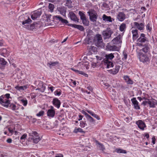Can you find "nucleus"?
<instances>
[{"instance_id":"f257e3e1","label":"nucleus","mask_w":157,"mask_h":157,"mask_svg":"<svg viewBox=\"0 0 157 157\" xmlns=\"http://www.w3.org/2000/svg\"><path fill=\"white\" fill-rule=\"evenodd\" d=\"M10 94H6L0 96V104L3 106L8 108L10 104L9 99L10 98Z\"/></svg>"},{"instance_id":"f03ea898","label":"nucleus","mask_w":157,"mask_h":157,"mask_svg":"<svg viewBox=\"0 0 157 157\" xmlns=\"http://www.w3.org/2000/svg\"><path fill=\"white\" fill-rule=\"evenodd\" d=\"M99 66L101 67L104 68L105 67L107 68H109L112 67L114 66L113 63L109 61L107 59H103L101 61V63L100 64Z\"/></svg>"},{"instance_id":"7ed1b4c3","label":"nucleus","mask_w":157,"mask_h":157,"mask_svg":"<svg viewBox=\"0 0 157 157\" xmlns=\"http://www.w3.org/2000/svg\"><path fill=\"white\" fill-rule=\"evenodd\" d=\"M31 137L32 139L33 142L35 144L37 143L39 141L41 140V138L39 137L37 133L35 131H32V133L29 134Z\"/></svg>"},{"instance_id":"20e7f679","label":"nucleus","mask_w":157,"mask_h":157,"mask_svg":"<svg viewBox=\"0 0 157 157\" xmlns=\"http://www.w3.org/2000/svg\"><path fill=\"white\" fill-rule=\"evenodd\" d=\"M139 58L141 62L143 63L149 62L150 61L149 58L146 54L143 52H139L138 53Z\"/></svg>"},{"instance_id":"39448f33","label":"nucleus","mask_w":157,"mask_h":157,"mask_svg":"<svg viewBox=\"0 0 157 157\" xmlns=\"http://www.w3.org/2000/svg\"><path fill=\"white\" fill-rule=\"evenodd\" d=\"M88 44H90V42H93L97 47H98V34L95 35L91 36L88 38Z\"/></svg>"},{"instance_id":"423d86ee","label":"nucleus","mask_w":157,"mask_h":157,"mask_svg":"<svg viewBox=\"0 0 157 157\" xmlns=\"http://www.w3.org/2000/svg\"><path fill=\"white\" fill-rule=\"evenodd\" d=\"M137 41L140 43H144L148 42V40L146 36V35L144 33H141L139 38L137 39Z\"/></svg>"},{"instance_id":"0eeeda50","label":"nucleus","mask_w":157,"mask_h":157,"mask_svg":"<svg viewBox=\"0 0 157 157\" xmlns=\"http://www.w3.org/2000/svg\"><path fill=\"white\" fill-rule=\"evenodd\" d=\"M77 67L78 68H81L83 70L86 69L88 70L89 68V66L88 62H79L77 64Z\"/></svg>"},{"instance_id":"6e6552de","label":"nucleus","mask_w":157,"mask_h":157,"mask_svg":"<svg viewBox=\"0 0 157 157\" xmlns=\"http://www.w3.org/2000/svg\"><path fill=\"white\" fill-rule=\"evenodd\" d=\"M117 18L118 21H123L126 18V15L124 12H119L117 15Z\"/></svg>"},{"instance_id":"1a4fd4ad","label":"nucleus","mask_w":157,"mask_h":157,"mask_svg":"<svg viewBox=\"0 0 157 157\" xmlns=\"http://www.w3.org/2000/svg\"><path fill=\"white\" fill-rule=\"evenodd\" d=\"M150 45L149 43L145 44L143 46V48L140 50L139 52H144V54L148 52L150 49Z\"/></svg>"},{"instance_id":"9d476101","label":"nucleus","mask_w":157,"mask_h":157,"mask_svg":"<svg viewBox=\"0 0 157 157\" xmlns=\"http://www.w3.org/2000/svg\"><path fill=\"white\" fill-rule=\"evenodd\" d=\"M136 124L138 126V128L142 130H144V128H146V127L145 123L141 120H138L136 122Z\"/></svg>"},{"instance_id":"9b49d317","label":"nucleus","mask_w":157,"mask_h":157,"mask_svg":"<svg viewBox=\"0 0 157 157\" xmlns=\"http://www.w3.org/2000/svg\"><path fill=\"white\" fill-rule=\"evenodd\" d=\"M131 33L132 35L133 40L134 41L137 39L139 37L138 30L136 29H133L132 27L131 30Z\"/></svg>"},{"instance_id":"f8f14e48","label":"nucleus","mask_w":157,"mask_h":157,"mask_svg":"<svg viewBox=\"0 0 157 157\" xmlns=\"http://www.w3.org/2000/svg\"><path fill=\"white\" fill-rule=\"evenodd\" d=\"M134 25L139 30L141 31L144 30V23H139L136 22L133 23Z\"/></svg>"},{"instance_id":"ddd939ff","label":"nucleus","mask_w":157,"mask_h":157,"mask_svg":"<svg viewBox=\"0 0 157 157\" xmlns=\"http://www.w3.org/2000/svg\"><path fill=\"white\" fill-rule=\"evenodd\" d=\"M106 49L110 51H116L118 50V48L115 45H112L109 43H108L106 46Z\"/></svg>"},{"instance_id":"4468645a","label":"nucleus","mask_w":157,"mask_h":157,"mask_svg":"<svg viewBox=\"0 0 157 157\" xmlns=\"http://www.w3.org/2000/svg\"><path fill=\"white\" fill-rule=\"evenodd\" d=\"M149 105L150 108H155L156 105H157V100L153 98L149 99Z\"/></svg>"},{"instance_id":"2eb2a0df","label":"nucleus","mask_w":157,"mask_h":157,"mask_svg":"<svg viewBox=\"0 0 157 157\" xmlns=\"http://www.w3.org/2000/svg\"><path fill=\"white\" fill-rule=\"evenodd\" d=\"M53 105L57 109H59L61 105L60 101L57 98H54L52 101Z\"/></svg>"},{"instance_id":"dca6fc26","label":"nucleus","mask_w":157,"mask_h":157,"mask_svg":"<svg viewBox=\"0 0 157 157\" xmlns=\"http://www.w3.org/2000/svg\"><path fill=\"white\" fill-rule=\"evenodd\" d=\"M120 66L119 65L115 66V68L113 69H110L108 70V71L111 74L113 75H115L118 73L120 69Z\"/></svg>"},{"instance_id":"f3484780","label":"nucleus","mask_w":157,"mask_h":157,"mask_svg":"<svg viewBox=\"0 0 157 157\" xmlns=\"http://www.w3.org/2000/svg\"><path fill=\"white\" fill-rule=\"evenodd\" d=\"M131 101L134 105V108L136 109H140V107L139 106V103L135 98H133L131 99Z\"/></svg>"},{"instance_id":"a211bd4d","label":"nucleus","mask_w":157,"mask_h":157,"mask_svg":"<svg viewBox=\"0 0 157 157\" xmlns=\"http://www.w3.org/2000/svg\"><path fill=\"white\" fill-rule=\"evenodd\" d=\"M41 14V12L39 11H36L31 15V18L33 20H35L37 18L39 17Z\"/></svg>"},{"instance_id":"6ab92c4d","label":"nucleus","mask_w":157,"mask_h":157,"mask_svg":"<svg viewBox=\"0 0 157 157\" xmlns=\"http://www.w3.org/2000/svg\"><path fill=\"white\" fill-rule=\"evenodd\" d=\"M116 54H118L117 53H111L110 54H104V57H105V59H107L109 60H112L114 57V55H116Z\"/></svg>"},{"instance_id":"aec40b11","label":"nucleus","mask_w":157,"mask_h":157,"mask_svg":"<svg viewBox=\"0 0 157 157\" xmlns=\"http://www.w3.org/2000/svg\"><path fill=\"white\" fill-rule=\"evenodd\" d=\"M68 26H71L72 27L76 28L81 31H82L84 30V28L81 25H78L75 24H69L67 25Z\"/></svg>"},{"instance_id":"412c9836","label":"nucleus","mask_w":157,"mask_h":157,"mask_svg":"<svg viewBox=\"0 0 157 157\" xmlns=\"http://www.w3.org/2000/svg\"><path fill=\"white\" fill-rule=\"evenodd\" d=\"M102 35L104 39H109L111 36V33L110 32L108 31H104L102 32Z\"/></svg>"},{"instance_id":"4be33fe9","label":"nucleus","mask_w":157,"mask_h":157,"mask_svg":"<svg viewBox=\"0 0 157 157\" xmlns=\"http://www.w3.org/2000/svg\"><path fill=\"white\" fill-rule=\"evenodd\" d=\"M87 13L90 16V19L91 21L93 22L96 21L97 18L96 15L90 11L88 12Z\"/></svg>"},{"instance_id":"5701e85b","label":"nucleus","mask_w":157,"mask_h":157,"mask_svg":"<svg viewBox=\"0 0 157 157\" xmlns=\"http://www.w3.org/2000/svg\"><path fill=\"white\" fill-rule=\"evenodd\" d=\"M121 36L120 35H118L112 40L113 43L114 44H119L122 42Z\"/></svg>"},{"instance_id":"b1692460","label":"nucleus","mask_w":157,"mask_h":157,"mask_svg":"<svg viewBox=\"0 0 157 157\" xmlns=\"http://www.w3.org/2000/svg\"><path fill=\"white\" fill-rule=\"evenodd\" d=\"M69 17L71 20L75 21H78V19L77 18L76 15L73 12H71L69 13Z\"/></svg>"},{"instance_id":"393cba45","label":"nucleus","mask_w":157,"mask_h":157,"mask_svg":"<svg viewBox=\"0 0 157 157\" xmlns=\"http://www.w3.org/2000/svg\"><path fill=\"white\" fill-rule=\"evenodd\" d=\"M39 85L41 86V87L38 86V88H37L36 90H40V91L43 92L44 91L46 87L42 82L40 81L39 82Z\"/></svg>"},{"instance_id":"a878e982","label":"nucleus","mask_w":157,"mask_h":157,"mask_svg":"<svg viewBox=\"0 0 157 157\" xmlns=\"http://www.w3.org/2000/svg\"><path fill=\"white\" fill-rule=\"evenodd\" d=\"M71 69L75 72L76 73L83 75L85 77H87L88 75L84 73L83 71H79L78 70L75 69L74 68H71Z\"/></svg>"},{"instance_id":"bb28decb","label":"nucleus","mask_w":157,"mask_h":157,"mask_svg":"<svg viewBox=\"0 0 157 157\" xmlns=\"http://www.w3.org/2000/svg\"><path fill=\"white\" fill-rule=\"evenodd\" d=\"M102 18L103 21L105 22H112V20L110 16H108L104 14L102 17Z\"/></svg>"},{"instance_id":"cd10ccee","label":"nucleus","mask_w":157,"mask_h":157,"mask_svg":"<svg viewBox=\"0 0 157 157\" xmlns=\"http://www.w3.org/2000/svg\"><path fill=\"white\" fill-rule=\"evenodd\" d=\"M47 114L48 116L49 117H53L55 114V110H48Z\"/></svg>"},{"instance_id":"c85d7f7f","label":"nucleus","mask_w":157,"mask_h":157,"mask_svg":"<svg viewBox=\"0 0 157 157\" xmlns=\"http://www.w3.org/2000/svg\"><path fill=\"white\" fill-rule=\"evenodd\" d=\"M124 78L128 84L131 85L133 84V82L130 78L128 76H124Z\"/></svg>"},{"instance_id":"c756f323","label":"nucleus","mask_w":157,"mask_h":157,"mask_svg":"<svg viewBox=\"0 0 157 157\" xmlns=\"http://www.w3.org/2000/svg\"><path fill=\"white\" fill-rule=\"evenodd\" d=\"M146 29L147 33H151L152 30V24L151 22L148 23L146 25Z\"/></svg>"},{"instance_id":"7c9ffc66","label":"nucleus","mask_w":157,"mask_h":157,"mask_svg":"<svg viewBox=\"0 0 157 157\" xmlns=\"http://www.w3.org/2000/svg\"><path fill=\"white\" fill-rule=\"evenodd\" d=\"M54 17L56 18L59 21H61V22L63 23L67 24V23H68V21L67 20L63 19L60 16L57 15L55 16Z\"/></svg>"},{"instance_id":"2f4dec72","label":"nucleus","mask_w":157,"mask_h":157,"mask_svg":"<svg viewBox=\"0 0 157 157\" xmlns=\"http://www.w3.org/2000/svg\"><path fill=\"white\" fill-rule=\"evenodd\" d=\"M23 27L26 29H28L30 30H33L35 28V25L34 24H32V25H28L23 26Z\"/></svg>"},{"instance_id":"473e14b6","label":"nucleus","mask_w":157,"mask_h":157,"mask_svg":"<svg viewBox=\"0 0 157 157\" xmlns=\"http://www.w3.org/2000/svg\"><path fill=\"white\" fill-rule=\"evenodd\" d=\"M101 8L105 10H109L110 9L109 6L105 3H103L101 6Z\"/></svg>"},{"instance_id":"72a5a7b5","label":"nucleus","mask_w":157,"mask_h":157,"mask_svg":"<svg viewBox=\"0 0 157 157\" xmlns=\"http://www.w3.org/2000/svg\"><path fill=\"white\" fill-rule=\"evenodd\" d=\"M7 62L3 58H0V67H5L6 65Z\"/></svg>"},{"instance_id":"f704fd0d","label":"nucleus","mask_w":157,"mask_h":157,"mask_svg":"<svg viewBox=\"0 0 157 157\" xmlns=\"http://www.w3.org/2000/svg\"><path fill=\"white\" fill-rule=\"evenodd\" d=\"M58 64L59 62L58 61H56L55 62H50L47 63V65L51 68L52 67L55 66Z\"/></svg>"},{"instance_id":"c9c22d12","label":"nucleus","mask_w":157,"mask_h":157,"mask_svg":"<svg viewBox=\"0 0 157 157\" xmlns=\"http://www.w3.org/2000/svg\"><path fill=\"white\" fill-rule=\"evenodd\" d=\"M15 88L17 90L20 91L24 90H26L27 88V86H17L15 87Z\"/></svg>"},{"instance_id":"e433bc0d","label":"nucleus","mask_w":157,"mask_h":157,"mask_svg":"<svg viewBox=\"0 0 157 157\" xmlns=\"http://www.w3.org/2000/svg\"><path fill=\"white\" fill-rule=\"evenodd\" d=\"M126 28V25L125 23H122L120 26L119 29L121 32L124 31Z\"/></svg>"},{"instance_id":"4c0bfd02","label":"nucleus","mask_w":157,"mask_h":157,"mask_svg":"<svg viewBox=\"0 0 157 157\" xmlns=\"http://www.w3.org/2000/svg\"><path fill=\"white\" fill-rule=\"evenodd\" d=\"M32 21L29 17L27 19L25 20L24 21H22V23L24 26H25V25H26L27 24L29 25V23L30 22H31Z\"/></svg>"},{"instance_id":"58836bf2","label":"nucleus","mask_w":157,"mask_h":157,"mask_svg":"<svg viewBox=\"0 0 157 157\" xmlns=\"http://www.w3.org/2000/svg\"><path fill=\"white\" fill-rule=\"evenodd\" d=\"M9 106L11 109L14 111H15L18 109V106H16L15 104L13 103L10 104Z\"/></svg>"},{"instance_id":"ea45409f","label":"nucleus","mask_w":157,"mask_h":157,"mask_svg":"<svg viewBox=\"0 0 157 157\" xmlns=\"http://www.w3.org/2000/svg\"><path fill=\"white\" fill-rule=\"evenodd\" d=\"M116 151L117 153H124L126 154L127 153V151L126 150L122 149L120 148H117L116 150Z\"/></svg>"},{"instance_id":"a19ab883","label":"nucleus","mask_w":157,"mask_h":157,"mask_svg":"<svg viewBox=\"0 0 157 157\" xmlns=\"http://www.w3.org/2000/svg\"><path fill=\"white\" fill-rule=\"evenodd\" d=\"M74 132L75 133H77L78 132H83L84 131L82 130V129L79 128H75L74 130Z\"/></svg>"},{"instance_id":"79ce46f5","label":"nucleus","mask_w":157,"mask_h":157,"mask_svg":"<svg viewBox=\"0 0 157 157\" xmlns=\"http://www.w3.org/2000/svg\"><path fill=\"white\" fill-rule=\"evenodd\" d=\"M21 101L24 106H25L27 105L28 103V101L26 98H23L21 99Z\"/></svg>"},{"instance_id":"37998d69","label":"nucleus","mask_w":157,"mask_h":157,"mask_svg":"<svg viewBox=\"0 0 157 157\" xmlns=\"http://www.w3.org/2000/svg\"><path fill=\"white\" fill-rule=\"evenodd\" d=\"M88 121L91 123H94L95 120L90 115L86 118Z\"/></svg>"},{"instance_id":"c03bdc74","label":"nucleus","mask_w":157,"mask_h":157,"mask_svg":"<svg viewBox=\"0 0 157 157\" xmlns=\"http://www.w3.org/2000/svg\"><path fill=\"white\" fill-rule=\"evenodd\" d=\"M79 14L80 16V19L82 20L86 18L85 14L83 12L80 11L79 12Z\"/></svg>"},{"instance_id":"a18cd8bd","label":"nucleus","mask_w":157,"mask_h":157,"mask_svg":"<svg viewBox=\"0 0 157 157\" xmlns=\"http://www.w3.org/2000/svg\"><path fill=\"white\" fill-rule=\"evenodd\" d=\"M83 24L85 26H88L89 24V21L86 18L82 20Z\"/></svg>"},{"instance_id":"49530a36","label":"nucleus","mask_w":157,"mask_h":157,"mask_svg":"<svg viewBox=\"0 0 157 157\" xmlns=\"http://www.w3.org/2000/svg\"><path fill=\"white\" fill-rule=\"evenodd\" d=\"M99 149L100 150L102 151L103 152L105 150V148L103 145L99 143Z\"/></svg>"},{"instance_id":"de8ad7c7","label":"nucleus","mask_w":157,"mask_h":157,"mask_svg":"<svg viewBox=\"0 0 157 157\" xmlns=\"http://www.w3.org/2000/svg\"><path fill=\"white\" fill-rule=\"evenodd\" d=\"M54 94L55 95L59 96L61 94V91L59 89L57 90L54 92Z\"/></svg>"},{"instance_id":"09e8293b","label":"nucleus","mask_w":157,"mask_h":157,"mask_svg":"<svg viewBox=\"0 0 157 157\" xmlns=\"http://www.w3.org/2000/svg\"><path fill=\"white\" fill-rule=\"evenodd\" d=\"M86 125L87 124L85 121H81L80 122V126L81 127L84 128Z\"/></svg>"},{"instance_id":"8fccbe9b","label":"nucleus","mask_w":157,"mask_h":157,"mask_svg":"<svg viewBox=\"0 0 157 157\" xmlns=\"http://www.w3.org/2000/svg\"><path fill=\"white\" fill-rule=\"evenodd\" d=\"M27 136V134H24L20 138V141H24L26 138Z\"/></svg>"},{"instance_id":"3c124183","label":"nucleus","mask_w":157,"mask_h":157,"mask_svg":"<svg viewBox=\"0 0 157 157\" xmlns=\"http://www.w3.org/2000/svg\"><path fill=\"white\" fill-rule=\"evenodd\" d=\"M105 46V44L104 43L103 41H99V48H104Z\"/></svg>"},{"instance_id":"603ef678","label":"nucleus","mask_w":157,"mask_h":157,"mask_svg":"<svg viewBox=\"0 0 157 157\" xmlns=\"http://www.w3.org/2000/svg\"><path fill=\"white\" fill-rule=\"evenodd\" d=\"M48 8L51 11L53 12L54 8V5L51 3H49L48 6Z\"/></svg>"},{"instance_id":"864d4df0","label":"nucleus","mask_w":157,"mask_h":157,"mask_svg":"<svg viewBox=\"0 0 157 157\" xmlns=\"http://www.w3.org/2000/svg\"><path fill=\"white\" fill-rule=\"evenodd\" d=\"M44 113V112L43 111H40L38 113L36 114V116L38 117H40L43 116Z\"/></svg>"},{"instance_id":"5fc2aeb1","label":"nucleus","mask_w":157,"mask_h":157,"mask_svg":"<svg viewBox=\"0 0 157 157\" xmlns=\"http://www.w3.org/2000/svg\"><path fill=\"white\" fill-rule=\"evenodd\" d=\"M123 56V57L122 58V60H126L127 57V54L126 52H124Z\"/></svg>"},{"instance_id":"6e6d98bb","label":"nucleus","mask_w":157,"mask_h":157,"mask_svg":"<svg viewBox=\"0 0 157 157\" xmlns=\"http://www.w3.org/2000/svg\"><path fill=\"white\" fill-rule=\"evenodd\" d=\"M149 99H147L146 100V101H143L142 103L141 104L142 105H143L144 106H146L147 104H148L149 105Z\"/></svg>"},{"instance_id":"4d7b16f0","label":"nucleus","mask_w":157,"mask_h":157,"mask_svg":"<svg viewBox=\"0 0 157 157\" xmlns=\"http://www.w3.org/2000/svg\"><path fill=\"white\" fill-rule=\"evenodd\" d=\"M48 90H50L52 92L54 90V87L52 86H48Z\"/></svg>"},{"instance_id":"13d9d810","label":"nucleus","mask_w":157,"mask_h":157,"mask_svg":"<svg viewBox=\"0 0 157 157\" xmlns=\"http://www.w3.org/2000/svg\"><path fill=\"white\" fill-rule=\"evenodd\" d=\"M144 94V97H143L142 98V100L143 99H144V100H145L147 99L148 98H147V96H148L149 97V95L148 94Z\"/></svg>"},{"instance_id":"bf43d9fd","label":"nucleus","mask_w":157,"mask_h":157,"mask_svg":"<svg viewBox=\"0 0 157 157\" xmlns=\"http://www.w3.org/2000/svg\"><path fill=\"white\" fill-rule=\"evenodd\" d=\"M55 157H63V156L62 154H57L55 156Z\"/></svg>"},{"instance_id":"052dcab7","label":"nucleus","mask_w":157,"mask_h":157,"mask_svg":"<svg viewBox=\"0 0 157 157\" xmlns=\"http://www.w3.org/2000/svg\"><path fill=\"white\" fill-rule=\"evenodd\" d=\"M124 120L126 122L129 123L130 122V118L129 117H127L124 118Z\"/></svg>"},{"instance_id":"680f3d73","label":"nucleus","mask_w":157,"mask_h":157,"mask_svg":"<svg viewBox=\"0 0 157 157\" xmlns=\"http://www.w3.org/2000/svg\"><path fill=\"white\" fill-rule=\"evenodd\" d=\"M102 41L101 35L99 34V41Z\"/></svg>"},{"instance_id":"e2e57ef3","label":"nucleus","mask_w":157,"mask_h":157,"mask_svg":"<svg viewBox=\"0 0 157 157\" xmlns=\"http://www.w3.org/2000/svg\"><path fill=\"white\" fill-rule=\"evenodd\" d=\"M97 65V64L96 63H93L92 64V67L93 68H95Z\"/></svg>"},{"instance_id":"0e129e2a","label":"nucleus","mask_w":157,"mask_h":157,"mask_svg":"<svg viewBox=\"0 0 157 157\" xmlns=\"http://www.w3.org/2000/svg\"><path fill=\"white\" fill-rule=\"evenodd\" d=\"M92 116L94 117L97 118V119H98V115L95 114L94 113L92 114Z\"/></svg>"},{"instance_id":"69168bd1","label":"nucleus","mask_w":157,"mask_h":157,"mask_svg":"<svg viewBox=\"0 0 157 157\" xmlns=\"http://www.w3.org/2000/svg\"><path fill=\"white\" fill-rule=\"evenodd\" d=\"M6 142L9 143H11L12 142V140L11 138H9L7 140Z\"/></svg>"},{"instance_id":"338daca9","label":"nucleus","mask_w":157,"mask_h":157,"mask_svg":"<svg viewBox=\"0 0 157 157\" xmlns=\"http://www.w3.org/2000/svg\"><path fill=\"white\" fill-rule=\"evenodd\" d=\"M155 139L154 136H153L152 138V143L153 144H155Z\"/></svg>"},{"instance_id":"774afa93","label":"nucleus","mask_w":157,"mask_h":157,"mask_svg":"<svg viewBox=\"0 0 157 157\" xmlns=\"http://www.w3.org/2000/svg\"><path fill=\"white\" fill-rule=\"evenodd\" d=\"M144 136L146 137L147 139L149 138V134L148 133H145Z\"/></svg>"}]
</instances>
